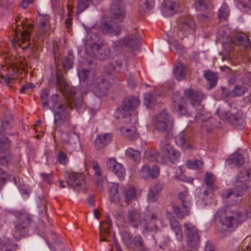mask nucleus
<instances>
[{
  "label": "nucleus",
  "instance_id": "58",
  "mask_svg": "<svg viewBox=\"0 0 251 251\" xmlns=\"http://www.w3.org/2000/svg\"><path fill=\"white\" fill-rule=\"evenodd\" d=\"M164 187V184L162 182H158L152 186L150 187V189L158 194L159 193L162 191L163 188Z\"/></svg>",
  "mask_w": 251,
  "mask_h": 251
},
{
  "label": "nucleus",
  "instance_id": "52",
  "mask_svg": "<svg viewBox=\"0 0 251 251\" xmlns=\"http://www.w3.org/2000/svg\"><path fill=\"white\" fill-rule=\"evenodd\" d=\"M208 0H196L194 5L195 8L198 11L204 10L207 7Z\"/></svg>",
  "mask_w": 251,
  "mask_h": 251
},
{
  "label": "nucleus",
  "instance_id": "36",
  "mask_svg": "<svg viewBox=\"0 0 251 251\" xmlns=\"http://www.w3.org/2000/svg\"><path fill=\"white\" fill-rule=\"evenodd\" d=\"M185 67L179 61L176 62L174 69L175 77L178 80H182L185 75Z\"/></svg>",
  "mask_w": 251,
  "mask_h": 251
},
{
  "label": "nucleus",
  "instance_id": "63",
  "mask_svg": "<svg viewBox=\"0 0 251 251\" xmlns=\"http://www.w3.org/2000/svg\"><path fill=\"white\" fill-rule=\"evenodd\" d=\"M0 81L2 83H4L6 85L9 86V84L13 81V79L12 77L9 76H4L3 75H2L0 78Z\"/></svg>",
  "mask_w": 251,
  "mask_h": 251
},
{
  "label": "nucleus",
  "instance_id": "47",
  "mask_svg": "<svg viewBox=\"0 0 251 251\" xmlns=\"http://www.w3.org/2000/svg\"><path fill=\"white\" fill-rule=\"evenodd\" d=\"M50 91L48 89L45 88L42 91L40 97L42 101V104L44 108H48L49 106V96Z\"/></svg>",
  "mask_w": 251,
  "mask_h": 251
},
{
  "label": "nucleus",
  "instance_id": "21",
  "mask_svg": "<svg viewBox=\"0 0 251 251\" xmlns=\"http://www.w3.org/2000/svg\"><path fill=\"white\" fill-rule=\"evenodd\" d=\"M139 175L144 179L155 178L159 175V169L156 165H144L139 172Z\"/></svg>",
  "mask_w": 251,
  "mask_h": 251
},
{
  "label": "nucleus",
  "instance_id": "62",
  "mask_svg": "<svg viewBox=\"0 0 251 251\" xmlns=\"http://www.w3.org/2000/svg\"><path fill=\"white\" fill-rule=\"evenodd\" d=\"M93 169L95 172V174L98 176H100L101 175V169L97 163H94L93 164Z\"/></svg>",
  "mask_w": 251,
  "mask_h": 251
},
{
  "label": "nucleus",
  "instance_id": "6",
  "mask_svg": "<svg viewBox=\"0 0 251 251\" xmlns=\"http://www.w3.org/2000/svg\"><path fill=\"white\" fill-rule=\"evenodd\" d=\"M15 30L16 42L12 41L13 46H19L24 50L28 49L30 46V35L28 30L32 28L31 24H25L23 22L17 25Z\"/></svg>",
  "mask_w": 251,
  "mask_h": 251
},
{
  "label": "nucleus",
  "instance_id": "53",
  "mask_svg": "<svg viewBox=\"0 0 251 251\" xmlns=\"http://www.w3.org/2000/svg\"><path fill=\"white\" fill-rule=\"evenodd\" d=\"M16 246L13 244L5 242L0 248V251H16Z\"/></svg>",
  "mask_w": 251,
  "mask_h": 251
},
{
  "label": "nucleus",
  "instance_id": "38",
  "mask_svg": "<svg viewBox=\"0 0 251 251\" xmlns=\"http://www.w3.org/2000/svg\"><path fill=\"white\" fill-rule=\"evenodd\" d=\"M124 192L125 201L127 203L131 202L135 197L136 191L133 186L121 187Z\"/></svg>",
  "mask_w": 251,
  "mask_h": 251
},
{
  "label": "nucleus",
  "instance_id": "43",
  "mask_svg": "<svg viewBox=\"0 0 251 251\" xmlns=\"http://www.w3.org/2000/svg\"><path fill=\"white\" fill-rule=\"evenodd\" d=\"M247 90L248 88L244 85H237L229 93V95L233 97H239L244 94Z\"/></svg>",
  "mask_w": 251,
  "mask_h": 251
},
{
  "label": "nucleus",
  "instance_id": "56",
  "mask_svg": "<svg viewBox=\"0 0 251 251\" xmlns=\"http://www.w3.org/2000/svg\"><path fill=\"white\" fill-rule=\"evenodd\" d=\"M158 197L159 195L157 193L154 192L149 189L147 196V200L148 202H154L158 200Z\"/></svg>",
  "mask_w": 251,
  "mask_h": 251
},
{
  "label": "nucleus",
  "instance_id": "46",
  "mask_svg": "<svg viewBox=\"0 0 251 251\" xmlns=\"http://www.w3.org/2000/svg\"><path fill=\"white\" fill-rule=\"evenodd\" d=\"M110 55V50L105 46H100L99 49V52H98V55L95 58L100 60H104L109 58Z\"/></svg>",
  "mask_w": 251,
  "mask_h": 251
},
{
  "label": "nucleus",
  "instance_id": "33",
  "mask_svg": "<svg viewBox=\"0 0 251 251\" xmlns=\"http://www.w3.org/2000/svg\"><path fill=\"white\" fill-rule=\"evenodd\" d=\"M251 169L242 171L236 178L235 185H242L245 183L249 185V182L251 181Z\"/></svg>",
  "mask_w": 251,
  "mask_h": 251
},
{
  "label": "nucleus",
  "instance_id": "3",
  "mask_svg": "<svg viewBox=\"0 0 251 251\" xmlns=\"http://www.w3.org/2000/svg\"><path fill=\"white\" fill-rule=\"evenodd\" d=\"M145 217L142 219L141 215L137 210L132 209L128 211L127 219L134 227H137L140 225L142 226L143 234L149 231L157 232L158 229L156 223L158 222L157 216L148 211L145 213Z\"/></svg>",
  "mask_w": 251,
  "mask_h": 251
},
{
  "label": "nucleus",
  "instance_id": "50",
  "mask_svg": "<svg viewBox=\"0 0 251 251\" xmlns=\"http://www.w3.org/2000/svg\"><path fill=\"white\" fill-rule=\"evenodd\" d=\"M121 235L123 242H124L126 246L128 248L130 244V243L131 241L132 236L129 232L126 231H123L121 232Z\"/></svg>",
  "mask_w": 251,
  "mask_h": 251
},
{
  "label": "nucleus",
  "instance_id": "31",
  "mask_svg": "<svg viewBox=\"0 0 251 251\" xmlns=\"http://www.w3.org/2000/svg\"><path fill=\"white\" fill-rule=\"evenodd\" d=\"M170 225L172 229L175 232L177 240L181 241L183 239V233L179 222L175 217H169Z\"/></svg>",
  "mask_w": 251,
  "mask_h": 251
},
{
  "label": "nucleus",
  "instance_id": "48",
  "mask_svg": "<svg viewBox=\"0 0 251 251\" xmlns=\"http://www.w3.org/2000/svg\"><path fill=\"white\" fill-rule=\"evenodd\" d=\"M228 14L229 9L228 6L226 4H223L219 10L218 16L220 20H225Z\"/></svg>",
  "mask_w": 251,
  "mask_h": 251
},
{
  "label": "nucleus",
  "instance_id": "24",
  "mask_svg": "<svg viewBox=\"0 0 251 251\" xmlns=\"http://www.w3.org/2000/svg\"><path fill=\"white\" fill-rule=\"evenodd\" d=\"M162 14L165 17H171L176 11V4L174 0H164L161 8Z\"/></svg>",
  "mask_w": 251,
  "mask_h": 251
},
{
  "label": "nucleus",
  "instance_id": "51",
  "mask_svg": "<svg viewBox=\"0 0 251 251\" xmlns=\"http://www.w3.org/2000/svg\"><path fill=\"white\" fill-rule=\"evenodd\" d=\"M188 168L193 169H200L202 167V162L201 160H196L194 161L188 160L187 162Z\"/></svg>",
  "mask_w": 251,
  "mask_h": 251
},
{
  "label": "nucleus",
  "instance_id": "12",
  "mask_svg": "<svg viewBox=\"0 0 251 251\" xmlns=\"http://www.w3.org/2000/svg\"><path fill=\"white\" fill-rule=\"evenodd\" d=\"M140 39L141 36L138 33L129 35L123 40L113 43V47L116 50H118L121 48L134 50L138 48Z\"/></svg>",
  "mask_w": 251,
  "mask_h": 251
},
{
  "label": "nucleus",
  "instance_id": "10",
  "mask_svg": "<svg viewBox=\"0 0 251 251\" xmlns=\"http://www.w3.org/2000/svg\"><path fill=\"white\" fill-rule=\"evenodd\" d=\"M218 214L220 216L221 224L227 228H235L239 223L244 220L242 214L237 210L234 211L227 208L226 211H219Z\"/></svg>",
  "mask_w": 251,
  "mask_h": 251
},
{
  "label": "nucleus",
  "instance_id": "2",
  "mask_svg": "<svg viewBox=\"0 0 251 251\" xmlns=\"http://www.w3.org/2000/svg\"><path fill=\"white\" fill-rule=\"evenodd\" d=\"M77 74L80 82L91 88L97 96L101 97L107 94L110 85L103 75H97L94 70L86 69L78 71Z\"/></svg>",
  "mask_w": 251,
  "mask_h": 251
},
{
  "label": "nucleus",
  "instance_id": "41",
  "mask_svg": "<svg viewBox=\"0 0 251 251\" xmlns=\"http://www.w3.org/2000/svg\"><path fill=\"white\" fill-rule=\"evenodd\" d=\"M91 3L93 4V0H77L76 14H79L85 11Z\"/></svg>",
  "mask_w": 251,
  "mask_h": 251
},
{
  "label": "nucleus",
  "instance_id": "5",
  "mask_svg": "<svg viewBox=\"0 0 251 251\" xmlns=\"http://www.w3.org/2000/svg\"><path fill=\"white\" fill-rule=\"evenodd\" d=\"M234 46H237L245 50L251 49V42L248 36L245 33H240L232 37L229 42L223 44L224 50L222 51V59L227 60L229 57L230 52L233 50Z\"/></svg>",
  "mask_w": 251,
  "mask_h": 251
},
{
  "label": "nucleus",
  "instance_id": "44",
  "mask_svg": "<svg viewBox=\"0 0 251 251\" xmlns=\"http://www.w3.org/2000/svg\"><path fill=\"white\" fill-rule=\"evenodd\" d=\"M156 97L153 95L152 92L145 93L144 94V104L147 108H151L155 104Z\"/></svg>",
  "mask_w": 251,
  "mask_h": 251
},
{
  "label": "nucleus",
  "instance_id": "9",
  "mask_svg": "<svg viewBox=\"0 0 251 251\" xmlns=\"http://www.w3.org/2000/svg\"><path fill=\"white\" fill-rule=\"evenodd\" d=\"M87 31V36L85 44L86 52L92 57L98 55L99 52V49L101 46L97 44L96 42L100 39V35L97 31V27L94 26L91 27L89 30L85 27Z\"/></svg>",
  "mask_w": 251,
  "mask_h": 251
},
{
  "label": "nucleus",
  "instance_id": "57",
  "mask_svg": "<svg viewBox=\"0 0 251 251\" xmlns=\"http://www.w3.org/2000/svg\"><path fill=\"white\" fill-rule=\"evenodd\" d=\"M57 160L58 162L63 165H65L68 162V158L66 154L63 151H59Z\"/></svg>",
  "mask_w": 251,
  "mask_h": 251
},
{
  "label": "nucleus",
  "instance_id": "17",
  "mask_svg": "<svg viewBox=\"0 0 251 251\" xmlns=\"http://www.w3.org/2000/svg\"><path fill=\"white\" fill-rule=\"evenodd\" d=\"M0 133V163L3 166L8 165L11 160L9 151L10 142L5 137H1Z\"/></svg>",
  "mask_w": 251,
  "mask_h": 251
},
{
  "label": "nucleus",
  "instance_id": "59",
  "mask_svg": "<svg viewBox=\"0 0 251 251\" xmlns=\"http://www.w3.org/2000/svg\"><path fill=\"white\" fill-rule=\"evenodd\" d=\"M242 7L243 10L248 11L251 9V0H242Z\"/></svg>",
  "mask_w": 251,
  "mask_h": 251
},
{
  "label": "nucleus",
  "instance_id": "8",
  "mask_svg": "<svg viewBox=\"0 0 251 251\" xmlns=\"http://www.w3.org/2000/svg\"><path fill=\"white\" fill-rule=\"evenodd\" d=\"M178 198L181 207L174 204L173 205V211L178 219H182L185 216L190 215L192 204V198L186 190L179 192Z\"/></svg>",
  "mask_w": 251,
  "mask_h": 251
},
{
  "label": "nucleus",
  "instance_id": "45",
  "mask_svg": "<svg viewBox=\"0 0 251 251\" xmlns=\"http://www.w3.org/2000/svg\"><path fill=\"white\" fill-rule=\"evenodd\" d=\"M205 79L210 83V87H213L216 85L217 80V76L214 72L207 70L205 71L204 73Z\"/></svg>",
  "mask_w": 251,
  "mask_h": 251
},
{
  "label": "nucleus",
  "instance_id": "30",
  "mask_svg": "<svg viewBox=\"0 0 251 251\" xmlns=\"http://www.w3.org/2000/svg\"><path fill=\"white\" fill-rule=\"evenodd\" d=\"M226 162L231 168H239L244 164V157L241 153H234L226 160Z\"/></svg>",
  "mask_w": 251,
  "mask_h": 251
},
{
  "label": "nucleus",
  "instance_id": "19",
  "mask_svg": "<svg viewBox=\"0 0 251 251\" xmlns=\"http://www.w3.org/2000/svg\"><path fill=\"white\" fill-rule=\"evenodd\" d=\"M18 223L15 225L13 236L16 239L23 234V231L31 221L29 215L26 213H20L18 217Z\"/></svg>",
  "mask_w": 251,
  "mask_h": 251
},
{
  "label": "nucleus",
  "instance_id": "42",
  "mask_svg": "<svg viewBox=\"0 0 251 251\" xmlns=\"http://www.w3.org/2000/svg\"><path fill=\"white\" fill-rule=\"evenodd\" d=\"M159 147L160 150L165 157L170 154V152L174 149V148L171 145L169 140L167 139L164 141H161L159 144Z\"/></svg>",
  "mask_w": 251,
  "mask_h": 251
},
{
  "label": "nucleus",
  "instance_id": "18",
  "mask_svg": "<svg viewBox=\"0 0 251 251\" xmlns=\"http://www.w3.org/2000/svg\"><path fill=\"white\" fill-rule=\"evenodd\" d=\"M106 166L110 171L114 173L120 179H123L126 175V171L123 165L119 163L114 157L107 158Z\"/></svg>",
  "mask_w": 251,
  "mask_h": 251
},
{
  "label": "nucleus",
  "instance_id": "34",
  "mask_svg": "<svg viewBox=\"0 0 251 251\" xmlns=\"http://www.w3.org/2000/svg\"><path fill=\"white\" fill-rule=\"evenodd\" d=\"M176 144L182 149L186 150L192 148L191 143L187 138L186 137L184 132H181L175 137Z\"/></svg>",
  "mask_w": 251,
  "mask_h": 251
},
{
  "label": "nucleus",
  "instance_id": "29",
  "mask_svg": "<svg viewBox=\"0 0 251 251\" xmlns=\"http://www.w3.org/2000/svg\"><path fill=\"white\" fill-rule=\"evenodd\" d=\"M137 248H139L140 251H149V249L145 245L142 237L139 235L132 236L128 248L135 249Z\"/></svg>",
  "mask_w": 251,
  "mask_h": 251
},
{
  "label": "nucleus",
  "instance_id": "54",
  "mask_svg": "<svg viewBox=\"0 0 251 251\" xmlns=\"http://www.w3.org/2000/svg\"><path fill=\"white\" fill-rule=\"evenodd\" d=\"M179 155V152L177 151H176L174 149H173L170 152V154L168 155V156H167L166 157L169 158L170 161L172 163L175 164L177 161Z\"/></svg>",
  "mask_w": 251,
  "mask_h": 251
},
{
  "label": "nucleus",
  "instance_id": "13",
  "mask_svg": "<svg viewBox=\"0 0 251 251\" xmlns=\"http://www.w3.org/2000/svg\"><path fill=\"white\" fill-rule=\"evenodd\" d=\"M217 113L221 119L227 120L237 128L242 129L245 126L246 122L243 118L241 117L240 114L238 112L234 114V112L229 113V112L223 111L220 109H218Z\"/></svg>",
  "mask_w": 251,
  "mask_h": 251
},
{
  "label": "nucleus",
  "instance_id": "37",
  "mask_svg": "<svg viewBox=\"0 0 251 251\" xmlns=\"http://www.w3.org/2000/svg\"><path fill=\"white\" fill-rule=\"evenodd\" d=\"M48 23V21L47 20H43L40 23L37 36L40 41H43L45 37L48 35V31L50 28Z\"/></svg>",
  "mask_w": 251,
  "mask_h": 251
},
{
  "label": "nucleus",
  "instance_id": "61",
  "mask_svg": "<svg viewBox=\"0 0 251 251\" xmlns=\"http://www.w3.org/2000/svg\"><path fill=\"white\" fill-rule=\"evenodd\" d=\"M63 67L65 69H70L73 66V61L70 57H66L63 64Z\"/></svg>",
  "mask_w": 251,
  "mask_h": 251
},
{
  "label": "nucleus",
  "instance_id": "20",
  "mask_svg": "<svg viewBox=\"0 0 251 251\" xmlns=\"http://www.w3.org/2000/svg\"><path fill=\"white\" fill-rule=\"evenodd\" d=\"M140 104V101L137 97H129L124 100L122 102L121 112L125 115L124 113H126L129 111L135 109ZM124 117L125 118V122L131 120V117L128 113H126Z\"/></svg>",
  "mask_w": 251,
  "mask_h": 251
},
{
  "label": "nucleus",
  "instance_id": "60",
  "mask_svg": "<svg viewBox=\"0 0 251 251\" xmlns=\"http://www.w3.org/2000/svg\"><path fill=\"white\" fill-rule=\"evenodd\" d=\"M41 176L43 181L47 182L49 184H50L52 182V176L50 174L41 173Z\"/></svg>",
  "mask_w": 251,
  "mask_h": 251
},
{
  "label": "nucleus",
  "instance_id": "26",
  "mask_svg": "<svg viewBox=\"0 0 251 251\" xmlns=\"http://www.w3.org/2000/svg\"><path fill=\"white\" fill-rule=\"evenodd\" d=\"M112 139V135L111 133L98 135L95 139V147L97 149H102L111 142Z\"/></svg>",
  "mask_w": 251,
  "mask_h": 251
},
{
  "label": "nucleus",
  "instance_id": "16",
  "mask_svg": "<svg viewBox=\"0 0 251 251\" xmlns=\"http://www.w3.org/2000/svg\"><path fill=\"white\" fill-rule=\"evenodd\" d=\"M61 140L68 148L73 150L77 151L80 148L79 135L74 130L62 134Z\"/></svg>",
  "mask_w": 251,
  "mask_h": 251
},
{
  "label": "nucleus",
  "instance_id": "40",
  "mask_svg": "<svg viewBox=\"0 0 251 251\" xmlns=\"http://www.w3.org/2000/svg\"><path fill=\"white\" fill-rule=\"evenodd\" d=\"M125 155L127 158L135 162H139L140 160V152L138 151L131 148H128L126 150Z\"/></svg>",
  "mask_w": 251,
  "mask_h": 251
},
{
  "label": "nucleus",
  "instance_id": "14",
  "mask_svg": "<svg viewBox=\"0 0 251 251\" xmlns=\"http://www.w3.org/2000/svg\"><path fill=\"white\" fill-rule=\"evenodd\" d=\"M109 11L113 19L122 22L125 18V5L123 0H110Z\"/></svg>",
  "mask_w": 251,
  "mask_h": 251
},
{
  "label": "nucleus",
  "instance_id": "7",
  "mask_svg": "<svg viewBox=\"0 0 251 251\" xmlns=\"http://www.w3.org/2000/svg\"><path fill=\"white\" fill-rule=\"evenodd\" d=\"M250 187L246 183L235 185L234 188L227 190L223 194V200L229 206L239 204L243 200V196Z\"/></svg>",
  "mask_w": 251,
  "mask_h": 251
},
{
  "label": "nucleus",
  "instance_id": "25",
  "mask_svg": "<svg viewBox=\"0 0 251 251\" xmlns=\"http://www.w3.org/2000/svg\"><path fill=\"white\" fill-rule=\"evenodd\" d=\"M178 28L180 30L185 31L189 30H193L195 28V22L190 16L181 17L179 20Z\"/></svg>",
  "mask_w": 251,
  "mask_h": 251
},
{
  "label": "nucleus",
  "instance_id": "23",
  "mask_svg": "<svg viewBox=\"0 0 251 251\" xmlns=\"http://www.w3.org/2000/svg\"><path fill=\"white\" fill-rule=\"evenodd\" d=\"M66 178L68 185L73 188L79 187L84 182V176L81 173H69Z\"/></svg>",
  "mask_w": 251,
  "mask_h": 251
},
{
  "label": "nucleus",
  "instance_id": "27",
  "mask_svg": "<svg viewBox=\"0 0 251 251\" xmlns=\"http://www.w3.org/2000/svg\"><path fill=\"white\" fill-rule=\"evenodd\" d=\"M112 226V222L109 217L100 223L99 226L100 241H106V237L110 234V229Z\"/></svg>",
  "mask_w": 251,
  "mask_h": 251
},
{
  "label": "nucleus",
  "instance_id": "4",
  "mask_svg": "<svg viewBox=\"0 0 251 251\" xmlns=\"http://www.w3.org/2000/svg\"><path fill=\"white\" fill-rule=\"evenodd\" d=\"M184 93L191 105L193 106H198V108L196 109L195 119L196 121L204 122L207 121L208 117L206 116L203 106L200 104L201 101L205 98L204 94L201 91H194L190 89H185Z\"/></svg>",
  "mask_w": 251,
  "mask_h": 251
},
{
  "label": "nucleus",
  "instance_id": "32",
  "mask_svg": "<svg viewBox=\"0 0 251 251\" xmlns=\"http://www.w3.org/2000/svg\"><path fill=\"white\" fill-rule=\"evenodd\" d=\"M120 131L123 135L129 140H134L138 138V134L136 132V127L135 126L130 127H122Z\"/></svg>",
  "mask_w": 251,
  "mask_h": 251
},
{
  "label": "nucleus",
  "instance_id": "15",
  "mask_svg": "<svg viewBox=\"0 0 251 251\" xmlns=\"http://www.w3.org/2000/svg\"><path fill=\"white\" fill-rule=\"evenodd\" d=\"M184 233L187 237L189 246L195 247L200 241V237L196 227L191 223H184Z\"/></svg>",
  "mask_w": 251,
  "mask_h": 251
},
{
  "label": "nucleus",
  "instance_id": "11",
  "mask_svg": "<svg viewBox=\"0 0 251 251\" xmlns=\"http://www.w3.org/2000/svg\"><path fill=\"white\" fill-rule=\"evenodd\" d=\"M154 129L162 133H168L172 129L173 120L166 111H163L156 115L152 120Z\"/></svg>",
  "mask_w": 251,
  "mask_h": 251
},
{
  "label": "nucleus",
  "instance_id": "28",
  "mask_svg": "<svg viewBox=\"0 0 251 251\" xmlns=\"http://www.w3.org/2000/svg\"><path fill=\"white\" fill-rule=\"evenodd\" d=\"M109 199L111 202L118 203L121 200L117 183L112 182L109 184Z\"/></svg>",
  "mask_w": 251,
  "mask_h": 251
},
{
  "label": "nucleus",
  "instance_id": "1",
  "mask_svg": "<svg viewBox=\"0 0 251 251\" xmlns=\"http://www.w3.org/2000/svg\"><path fill=\"white\" fill-rule=\"evenodd\" d=\"M51 82L59 87L67 98V104L58 102V95H52L50 98L51 108L54 114V122L56 126H60L68 121L71 108L75 107L77 110L82 107V96L78 87H73L68 84L61 75L56 74L51 78Z\"/></svg>",
  "mask_w": 251,
  "mask_h": 251
},
{
  "label": "nucleus",
  "instance_id": "39",
  "mask_svg": "<svg viewBox=\"0 0 251 251\" xmlns=\"http://www.w3.org/2000/svg\"><path fill=\"white\" fill-rule=\"evenodd\" d=\"M154 0H140L139 2V10L142 14L150 10L154 5Z\"/></svg>",
  "mask_w": 251,
  "mask_h": 251
},
{
  "label": "nucleus",
  "instance_id": "35",
  "mask_svg": "<svg viewBox=\"0 0 251 251\" xmlns=\"http://www.w3.org/2000/svg\"><path fill=\"white\" fill-rule=\"evenodd\" d=\"M173 100L175 103L178 102L176 110L178 113L181 115L187 114V109L185 106V100L178 94H175L173 97Z\"/></svg>",
  "mask_w": 251,
  "mask_h": 251
},
{
  "label": "nucleus",
  "instance_id": "64",
  "mask_svg": "<svg viewBox=\"0 0 251 251\" xmlns=\"http://www.w3.org/2000/svg\"><path fill=\"white\" fill-rule=\"evenodd\" d=\"M1 132L3 130H6L7 129H10L11 127L9 122L7 120H3L1 123Z\"/></svg>",
  "mask_w": 251,
  "mask_h": 251
},
{
  "label": "nucleus",
  "instance_id": "49",
  "mask_svg": "<svg viewBox=\"0 0 251 251\" xmlns=\"http://www.w3.org/2000/svg\"><path fill=\"white\" fill-rule=\"evenodd\" d=\"M158 155V152L154 150H148L145 152L146 156L151 161H159Z\"/></svg>",
  "mask_w": 251,
  "mask_h": 251
},
{
  "label": "nucleus",
  "instance_id": "22",
  "mask_svg": "<svg viewBox=\"0 0 251 251\" xmlns=\"http://www.w3.org/2000/svg\"><path fill=\"white\" fill-rule=\"evenodd\" d=\"M100 29L104 34L110 36H118L121 31V27L117 24L110 22L101 23L100 25Z\"/></svg>",
  "mask_w": 251,
  "mask_h": 251
},
{
  "label": "nucleus",
  "instance_id": "55",
  "mask_svg": "<svg viewBox=\"0 0 251 251\" xmlns=\"http://www.w3.org/2000/svg\"><path fill=\"white\" fill-rule=\"evenodd\" d=\"M215 177L214 175L210 173H206V177L204 179V181L205 184L208 186H211L213 185V183L215 181Z\"/></svg>",
  "mask_w": 251,
  "mask_h": 251
}]
</instances>
